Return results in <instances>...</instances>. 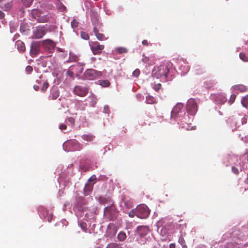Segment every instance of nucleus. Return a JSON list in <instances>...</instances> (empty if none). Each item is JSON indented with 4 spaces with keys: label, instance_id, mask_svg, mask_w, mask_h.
Instances as JSON below:
<instances>
[{
    "label": "nucleus",
    "instance_id": "1",
    "mask_svg": "<svg viewBox=\"0 0 248 248\" xmlns=\"http://www.w3.org/2000/svg\"><path fill=\"white\" fill-rule=\"evenodd\" d=\"M170 71L168 66L165 65H161L159 66L155 67L153 73L157 78L164 77L166 78Z\"/></svg>",
    "mask_w": 248,
    "mask_h": 248
},
{
    "label": "nucleus",
    "instance_id": "2",
    "mask_svg": "<svg viewBox=\"0 0 248 248\" xmlns=\"http://www.w3.org/2000/svg\"><path fill=\"white\" fill-rule=\"evenodd\" d=\"M137 217L141 219L146 218L150 214L148 207L144 205H139L136 207Z\"/></svg>",
    "mask_w": 248,
    "mask_h": 248
},
{
    "label": "nucleus",
    "instance_id": "3",
    "mask_svg": "<svg viewBox=\"0 0 248 248\" xmlns=\"http://www.w3.org/2000/svg\"><path fill=\"white\" fill-rule=\"evenodd\" d=\"M104 216L110 220H114L117 217V212L115 207L112 205L108 206L104 209Z\"/></svg>",
    "mask_w": 248,
    "mask_h": 248
},
{
    "label": "nucleus",
    "instance_id": "4",
    "mask_svg": "<svg viewBox=\"0 0 248 248\" xmlns=\"http://www.w3.org/2000/svg\"><path fill=\"white\" fill-rule=\"evenodd\" d=\"M186 109L189 114L191 115H195L198 110V106L194 99L190 98L188 100L186 105Z\"/></svg>",
    "mask_w": 248,
    "mask_h": 248
},
{
    "label": "nucleus",
    "instance_id": "5",
    "mask_svg": "<svg viewBox=\"0 0 248 248\" xmlns=\"http://www.w3.org/2000/svg\"><path fill=\"white\" fill-rule=\"evenodd\" d=\"M67 151L79 150L82 148V146L76 140H71L66 141L64 144Z\"/></svg>",
    "mask_w": 248,
    "mask_h": 248
},
{
    "label": "nucleus",
    "instance_id": "6",
    "mask_svg": "<svg viewBox=\"0 0 248 248\" xmlns=\"http://www.w3.org/2000/svg\"><path fill=\"white\" fill-rule=\"evenodd\" d=\"M90 47L93 53L95 55L101 54L105 47L104 45L100 44L97 41L92 42Z\"/></svg>",
    "mask_w": 248,
    "mask_h": 248
},
{
    "label": "nucleus",
    "instance_id": "7",
    "mask_svg": "<svg viewBox=\"0 0 248 248\" xmlns=\"http://www.w3.org/2000/svg\"><path fill=\"white\" fill-rule=\"evenodd\" d=\"M96 178L95 177H91L86 184L84 187V191L85 195L89 194V193L93 190V185L95 183Z\"/></svg>",
    "mask_w": 248,
    "mask_h": 248
},
{
    "label": "nucleus",
    "instance_id": "8",
    "mask_svg": "<svg viewBox=\"0 0 248 248\" xmlns=\"http://www.w3.org/2000/svg\"><path fill=\"white\" fill-rule=\"evenodd\" d=\"M42 45L43 47L46 50L49 52H51L53 50L55 46V43L50 39H46L42 42Z\"/></svg>",
    "mask_w": 248,
    "mask_h": 248
},
{
    "label": "nucleus",
    "instance_id": "9",
    "mask_svg": "<svg viewBox=\"0 0 248 248\" xmlns=\"http://www.w3.org/2000/svg\"><path fill=\"white\" fill-rule=\"evenodd\" d=\"M74 92L78 96H84L87 94L88 90L86 87L82 86H77L74 88Z\"/></svg>",
    "mask_w": 248,
    "mask_h": 248
},
{
    "label": "nucleus",
    "instance_id": "10",
    "mask_svg": "<svg viewBox=\"0 0 248 248\" xmlns=\"http://www.w3.org/2000/svg\"><path fill=\"white\" fill-rule=\"evenodd\" d=\"M13 6V3L10 0H0V7L7 11L10 10Z\"/></svg>",
    "mask_w": 248,
    "mask_h": 248
},
{
    "label": "nucleus",
    "instance_id": "11",
    "mask_svg": "<svg viewBox=\"0 0 248 248\" xmlns=\"http://www.w3.org/2000/svg\"><path fill=\"white\" fill-rule=\"evenodd\" d=\"M96 23H93L95 27L93 28V32L97 39L99 41H103L107 40V37H105V35L99 32V30L97 29L96 24H98V22L97 20L96 21Z\"/></svg>",
    "mask_w": 248,
    "mask_h": 248
},
{
    "label": "nucleus",
    "instance_id": "12",
    "mask_svg": "<svg viewBox=\"0 0 248 248\" xmlns=\"http://www.w3.org/2000/svg\"><path fill=\"white\" fill-rule=\"evenodd\" d=\"M183 108V105L182 103H177L171 111V117H176Z\"/></svg>",
    "mask_w": 248,
    "mask_h": 248
},
{
    "label": "nucleus",
    "instance_id": "13",
    "mask_svg": "<svg viewBox=\"0 0 248 248\" xmlns=\"http://www.w3.org/2000/svg\"><path fill=\"white\" fill-rule=\"evenodd\" d=\"M137 230L139 235L142 236L146 235L150 232L147 226H139L137 227Z\"/></svg>",
    "mask_w": 248,
    "mask_h": 248
},
{
    "label": "nucleus",
    "instance_id": "14",
    "mask_svg": "<svg viewBox=\"0 0 248 248\" xmlns=\"http://www.w3.org/2000/svg\"><path fill=\"white\" fill-rule=\"evenodd\" d=\"M59 91L58 87L53 86L51 88L49 98L51 100H55L59 96Z\"/></svg>",
    "mask_w": 248,
    "mask_h": 248
},
{
    "label": "nucleus",
    "instance_id": "15",
    "mask_svg": "<svg viewBox=\"0 0 248 248\" xmlns=\"http://www.w3.org/2000/svg\"><path fill=\"white\" fill-rule=\"evenodd\" d=\"M39 52V45L37 42L31 44V54L32 56H36Z\"/></svg>",
    "mask_w": 248,
    "mask_h": 248
},
{
    "label": "nucleus",
    "instance_id": "16",
    "mask_svg": "<svg viewBox=\"0 0 248 248\" xmlns=\"http://www.w3.org/2000/svg\"><path fill=\"white\" fill-rule=\"evenodd\" d=\"M46 31L44 27L37 28L34 33L36 38H41L45 34Z\"/></svg>",
    "mask_w": 248,
    "mask_h": 248
},
{
    "label": "nucleus",
    "instance_id": "17",
    "mask_svg": "<svg viewBox=\"0 0 248 248\" xmlns=\"http://www.w3.org/2000/svg\"><path fill=\"white\" fill-rule=\"evenodd\" d=\"M86 78L93 79L96 77V71L93 69H88L85 73Z\"/></svg>",
    "mask_w": 248,
    "mask_h": 248
},
{
    "label": "nucleus",
    "instance_id": "18",
    "mask_svg": "<svg viewBox=\"0 0 248 248\" xmlns=\"http://www.w3.org/2000/svg\"><path fill=\"white\" fill-rule=\"evenodd\" d=\"M226 100L227 98L223 94H218L216 96V102L217 104H223Z\"/></svg>",
    "mask_w": 248,
    "mask_h": 248
},
{
    "label": "nucleus",
    "instance_id": "19",
    "mask_svg": "<svg viewBox=\"0 0 248 248\" xmlns=\"http://www.w3.org/2000/svg\"><path fill=\"white\" fill-rule=\"evenodd\" d=\"M95 136L92 134H83L81 136V138L85 141L91 142L93 141L95 138Z\"/></svg>",
    "mask_w": 248,
    "mask_h": 248
},
{
    "label": "nucleus",
    "instance_id": "20",
    "mask_svg": "<svg viewBox=\"0 0 248 248\" xmlns=\"http://www.w3.org/2000/svg\"><path fill=\"white\" fill-rule=\"evenodd\" d=\"M37 21L39 22L45 23L46 22L49 20V16L47 15H45L44 13L41 12V15L38 17Z\"/></svg>",
    "mask_w": 248,
    "mask_h": 248
},
{
    "label": "nucleus",
    "instance_id": "21",
    "mask_svg": "<svg viewBox=\"0 0 248 248\" xmlns=\"http://www.w3.org/2000/svg\"><path fill=\"white\" fill-rule=\"evenodd\" d=\"M232 89L235 91H239L241 92H245L247 90L246 87L241 84L235 85L232 87Z\"/></svg>",
    "mask_w": 248,
    "mask_h": 248
},
{
    "label": "nucleus",
    "instance_id": "22",
    "mask_svg": "<svg viewBox=\"0 0 248 248\" xmlns=\"http://www.w3.org/2000/svg\"><path fill=\"white\" fill-rule=\"evenodd\" d=\"M142 62L149 65H153L155 63V60L148 57H144L142 59Z\"/></svg>",
    "mask_w": 248,
    "mask_h": 248
},
{
    "label": "nucleus",
    "instance_id": "23",
    "mask_svg": "<svg viewBox=\"0 0 248 248\" xmlns=\"http://www.w3.org/2000/svg\"><path fill=\"white\" fill-rule=\"evenodd\" d=\"M41 11L38 9H33L31 11V14L32 15V16L35 19L37 20L38 18H39V16L41 15Z\"/></svg>",
    "mask_w": 248,
    "mask_h": 248
},
{
    "label": "nucleus",
    "instance_id": "24",
    "mask_svg": "<svg viewBox=\"0 0 248 248\" xmlns=\"http://www.w3.org/2000/svg\"><path fill=\"white\" fill-rule=\"evenodd\" d=\"M99 202L101 204H106L108 202L110 203V204L112 205L111 201H110V199L108 198H106L104 197L101 196L98 198Z\"/></svg>",
    "mask_w": 248,
    "mask_h": 248
},
{
    "label": "nucleus",
    "instance_id": "25",
    "mask_svg": "<svg viewBox=\"0 0 248 248\" xmlns=\"http://www.w3.org/2000/svg\"><path fill=\"white\" fill-rule=\"evenodd\" d=\"M16 45L17 47V49L20 52H23L25 50V44L23 42L21 41H17Z\"/></svg>",
    "mask_w": 248,
    "mask_h": 248
},
{
    "label": "nucleus",
    "instance_id": "26",
    "mask_svg": "<svg viewBox=\"0 0 248 248\" xmlns=\"http://www.w3.org/2000/svg\"><path fill=\"white\" fill-rule=\"evenodd\" d=\"M217 83L215 80H210L206 81L204 84L207 88L210 89L213 88Z\"/></svg>",
    "mask_w": 248,
    "mask_h": 248
},
{
    "label": "nucleus",
    "instance_id": "27",
    "mask_svg": "<svg viewBox=\"0 0 248 248\" xmlns=\"http://www.w3.org/2000/svg\"><path fill=\"white\" fill-rule=\"evenodd\" d=\"M123 202L127 209H130L133 207V202L131 200L124 199L123 200Z\"/></svg>",
    "mask_w": 248,
    "mask_h": 248
},
{
    "label": "nucleus",
    "instance_id": "28",
    "mask_svg": "<svg viewBox=\"0 0 248 248\" xmlns=\"http://www.w3.org/2000/svg\"><path fill=\"white\" fill-rule=\"evenodd\" d=\"M241 103L243 107L248 108V95H246L242 98Z\"/></svg>",
    "mask_w": 248,
    "mask_h": 248
},
{
    "label": "nucleus",
    "instance_id": "29",
    "mask_svg": "<svg viewBox=\"0 0 248 248\" xmlns=\"http://www.w3.org/2000/svg\"><path fill=\"white\" fill-rule=\"evenodd\" d=\"M116 52L119 54L126 53L127 52V50L124 47H119L115 49Z\"/></svg>",
    "mask_w": 248,
    "mask_h": 248
},
{
    "label": "nucleus",
    "instance_id": "30",
    "mask_svg": "<svg viewBox=\"0 0 248 248\" xmlns=\"http://www.w3.org/2000/svg\"><path fill=\"white\" fill-rule=\"evenodd\" d=\"M146 102L149 104H152L155 103V99L151 95L146 96Z\"/></svg>",
    "mask_w": 248,
    "mask_h": 248
},
{
    "label": "nucleus",
    "instance_id": "31",
    "mask_svg": "<svg viewBox=\"0 0 248 248\" xmlns=\"http://www.w3.org/2000/svg\"><path fill=\"white\" fill-rule=\"evenodd\" d=\"M126 237V234L122 232H120L117 236L118 239L121 241H124Z\"/></svg>",
    "mask_w": 248,
    "mask_h": 248
},
{
    "label": "nucleus",
    "instance_id": "32",
    "mask_svg": "<svg viewBox=\"0 0 248 248\" xmlns=\"http://www.w3.org/2000/svg\"><path fill=\"white\" fill-rule=\"evenodd\" d=\"M99 84L102 87H107L109 86L110 82L108 80H99Z\"/></svg>",
    "mask_w": 248,
    "mask_h": 248
},
{
    "label": "nucleus",
    "instance_id": "33",
    "mask_svg": "<svg viewBox=\"0 0 248 248\" xmlns=\"http://www.w3.org/2000/svg\"><path fill=\"white\" fill-rule=\"evenodd\" d=\"M78 60V56L73 55H70L68 62H77Z\"/></svg>",
    "mask_w": 248,
    "mask_h": 248
},
{
    "label": "nucleus",
    "instance_id": "34",
    "mask_svg": "<svg viewBox=\"0 0 248 248\" xmlns=\"http://www.w3.org/2000/svg\"><path fill=\"white\" fill-rule=\"evenodd\" d=\"M22 3L26 7H29L32 4L33 0H21Z\"/></svg>",
    "mask_w": 248,
    "mask_h": 248
},
{
    "label": "nucleus",
    "instance_id": "35",
    "mask_svg": "<svg viewBox=\"0 0 248 248\" xmlns=\"http://www.w3.org/2000/svg\"><path fill=\"white\" fill-rule=\"evenodd\" d=\"M80 35L81 38L84 40H88L89 39L90 37L89 34L85 32L82 31L81 32Z\"/></svg>",
    "mask_w": 248,
    "mask_h": 248
},
{
    "label": "nucleus",
    "instance_id": "36",
    "mask_svg": "<svg viewBox=\"0 0 248 248\" xmlns=\"http://www.w3.org/2000/svg\"><path fill=\"white\" fill-rule=\"evenodd\" d=\"M231 124V128L232 130H235L236 128V121L234 120H232L230 121L229 122Z\"/></svg>",
    "mask_w": 248,
    "mask_h": 248
},
{
    "label": "nucleus",
    "instance_id": "37",
    "mask_svg": "<svg viewBox=\"0 0 248 248\" xmlns=\"http://www.w3.org/2000/svg\"><path fill=\"white\" fill-rule=\"evenodd\" d=\"M240 58L244 62H248V58L245 54L240 53L239 54Z\"/></svg>",
    "mask_w": 248,
    "mask_h": 248
},
{
    "label": "nucleus",
    "instance_id": "38",
    "mask_svg": "<svg viewBox=\"0 0 248 248\" xmlns=\"http://www.w3.org/2000/svg\"><path fill=\"white\" fill-rule=\"evenodd\" d=\"M128 215L131 217H133L135 216H137V213H136V208L134 210H131L129 213Z\"/></svg>",
    "mask_w": 248,
    "mask_h": 248
},
{
    "label": "nucleus",
    "instance_id": "39",
    "mask_svg": "<svg viewBox=\"0 0 248 248\" xmlns=\"http://www.w3.org/2000/svg\"><path fill=\"white\" fill-rule=\"evenodd\" d=\"M33 70L32 67L30 65H28L26 67L25 71L26 73L28 74H30L31 73Z\"/></svg>",
    "mask_w": 248,
    "mask_h": 248
},
{
    "label": "nucleus",
    "instance_id": "40",
    "mask_svg": "<svg viewBox=\"0 0 248 248\" xmlns=\"http://www.w3.org/2000/svg\"><path fill=\"white\" fill-rule=\"evenodd\" d=\"M140 74V70L139 69H135L132 73L133 76L136 78L138 77Z\"/></svg>",
    "mask_w": 248,
    "mask_h": 248
},
{
    "label": "nucleus",
    "instance_id": "41",
    "mask_svg": "<svg viewBox=\"0 0 248 248\" xmlns=\"http://www.w3.org/2000/svg\"><path fill=\"white\" fill-rule=\"evenodd\" d=\"M48 86H49V85L47 82L44 83V84L41 88L42 91L45 92L46 91V90L47 89V88L48 87Z\"/></svg>",
    "mask_w": 248,
    "mask_h": 248
},
{
    "label": "nucleus",
    "instance_id": "42",
    "mask_svg": "<svg viewBox=\"0 0 248 248\" xmlns=\"http://www.w3.org/2000/svg\"><path fill=\"white\" fill-rule=\"evenodd\" d=\"M236 95L234 94L231 95L230 100L229 101V102L230 103V104H232L234 102V100L236 98Z\"/></svg>",
    "mask_w": 248,
    "mask_h": 248
},
{
    "label": "nucleus",
    "instance_id": "43",
    "mask_svg": "<svg viewBox=\"0 0 248 248\" xmlns=\"http://www.w3.org/2000/svg\"><path fill=\"white\" fill-rule=\"evenodd\" d=\"M80 227L84 232H86L87 224L86 223L81 222L79 224Z\"/></svg>",
    "mask_w": 248,
    "mask_h": 248
},
{
    "label": "nucleus",
    "instance_id": "44",
    "mask_svg": "<svg viewBox=\"0 0 248 248\" xmlns=\"http://www.w3.org/2000/svg\"><path fill=\"white\" fill-rule=\"evenodd\" d=\"M117 247V244L115 243H110L108 245L106 248H116Z\"/></svg>",
    "mask_w": 248,
    "mask_h": 248
},
{
    "label": "nucleus",
    "instance_id": "45",
    "mask_svg": "<svg viewBox=\"0 0 248 248\" xmlns=\"http://www.w3.org/2000/svg\"><path fill=\"white\" fill-rule=\"evenodd\" d=\"M68 121L72 125L75 124V119L73 117H69L67 119Z\"/></svg>",
    "mask_w": 248,
    "mask_h": 248
},
{
    "label": "nucleus",
    "instance_id": "46",
    "mask_svg": "<svg viewBox=\"0 0 248 248\" xmlns=\"http://www.w3.org/2000/svg\"><path fill=\"white\" fill-rule=\"evenodd\" d=\"M232 172L235 174H238L239 173V170L237 168H236V167H235L234 166H232Z\"/></svg>",
    "mask_w": 248,
    "mask_h": 248
},
{
    "label": "nucleus",
    "instance_id": "47",
    "mask_svg": "<svg viewBox=\"0 0 248 248\" xmlns=\"http://www.w3.org/2000/svg\"><path fill=\"white\" fill-rule=\"evenodd\" d=\"M161 84H160V83L155 85V86L154 87V89L155 91H158L160 90V89L161 88Z\"/></svg>",
    "mask_w": 248,
    "mask_h": 248
},
{
    "label": "nucleus",
    "instance_id": "48",
    "mask_svg": "<svg viewBox=\"0 0 248 248\" xmlns=\"http://www.w3.org/2000/svg\"><path fill=\"white\" fill-rule=\"evenodd\" d=\"M59 128L61 130H63L66 129L67 126L64 124H62L60 125Z\"/></svg>",
    "mask_w": 248,
    "mask_h": 248
},
{
    "label": "nucleus",
    "instance_id": "49",
    "mask_svg": "<svg viewBox=\"0 0 248 248\" xmlns=\"http://www.w3.org/2000/svg\"><path fill=\"white\" fill-rule=\"evenodd\" d=\"M179 242L181 245H183L185 243V240L182 237H180L179 239Z\"/></svg>",
    "mask_w": 248,
    "mask_h": 248
},
{
    "label": "nucleus",
    "instance_id": "50",
    "mask_svg": "<svg viewBox=\"0 0 248 248\" xmlns=\"http://www.w3.org/2000/svg\"><path fill=\"white\" fill-rule=\"evenodd\" d=\"M71 25L73 27H77L78 26V22L74 20L71 22Z\"/></svg>",
    "mask_w": 248,
    "mask_h": 248
},
{
    "label": "nucleus",
    "instance_id": "51",
    "mask_svg": "<svg viewBox=\"0 0 248 248\" xmlns=\"http://www.w3.org/2000/svg\"><path fill=\"white\" fill-rule=\"evenodd\" d=\"M67 74L68 76H70L71 77H73L74 74L73 72H72L71 71H70V70H68L67 72Z\"/></svg>",
    "mask_w": 248,
    "mask_h": 248
},
{
    "label": "nucleus",
    "instance_id": "52",
    "mask_svg": "<svg viewBox=\"0 0 248 248\" xmlns=\"http://www.w3.org/2000/svg\"><path fill=\"white\" fill-rule=\"evenodd\" d=\"M142 44L145 46H148L149 45L148 42L147 40H144L142 42Z\"/></svg>",
    "mask_w": 248,
    "mask_h": 248
},
{
    "label": "nucleus",
    "instance_id": "53",
    "mask_svg": "<svg viewBox=\"0 0 248 248\" xmlns=\"http://www.w3.org/2000/svg\"><path fill=\"white\" fill-rule=\"evenodd\" d=\"M5 16L4 13L0 10V19H3Z\"/></svg>",
    "mask_w": 248,
    "mask_h": 248
},
{
    "label": "nucleus",
    "instance_id": "54",
    "mask_svg": "<svg viewBox=\"0 0 248 248\" xmlns=\"http://www.w3.org/2000/svg\"><path fill=\"white\" fill-rule=\"evenodd\" d=\"M109 108L108 106H105L104 108V112L105 113H108Z\"/></svg>",
    "mask_w": 248,
    "mask_h": 248
},
{
    "label": "nucleus",
    "instance_id": "55",
    "mask_svg": "<svg viewBox=\"0 0 248 248\" xmlns=\"http://www.w3.org/2000/svg\"><path fill=\"white\" fill-rule=\"evenodd\" d=\"M170 248H175V244L174 243H171L169 246Z\"/></svg>",
    "mask_w": 248,
    "mask_h": 248
},
{
    "label": "nucleus",
    "instance_id": "56",
    "mask_svg": "<svg viewBox=\"0 0 248 248\" xmlns=\"http://www.w3.org/2000/svg\"><path fill=\"white\" fill-rule=\"evenodd\" d=\"M33 88L35 91H38L39 89V87L38 85H35L33 86Z\"/></svg>",
    "mask_w": 248,
    "mask_h": 248
},
{
    "label": "nucleus",
    "instance_id": "57",
    "mask_svg": "<svg viewBox=\"0 0 248 248\" xmlns=\"http://www.w3.org/2000/svg\"><path fill=\"white\" fill-rule=\"evenodd\" d=\"M242 140H243L245 142H248V137L247 138L246 137L244 139V138H242Z\"/></svg>",
    "mask_w": 248,
    "mask_h": 248
},
{
    "label": "nucleus",
    "instance_id": "58",
    "mask_svg": "<svg viewBox=\"0 0 248 248\" xmlns=\"http://www.w3.org/2000/svg\"><path fill=\"white\" fill-rule=\"evenodd\" d=\"M111 225V224H109V225L108 226V228Z\"/></svg>",
    "mask_w": 248,
    "mask_h": 248
},
{
    "label": "nucleus",
    "instance_id": "59",
    "mask_svg": "<svg viewBox=\"0 0 248 248\" xmlns=\"http://www.w3.org/2000/svg\"><path fill=\"white\" fill-rule=\"evenodd\" d=\"M229 246H232V244H229Z\"/></svg>",
    "mask_w": 248,
    "mask_h": 248
},
{
    "label": "nucleus",
    "instance_id": "60",
    "mask_svg": "<svg viewBox=\"0 0 248 248\" xmlns=\"http://www.w3.org/2000/svg\"><path fill=\"white\" fill-rule=\"evenodd\" d=\"M120 248V247H117V248Z\"/></svg>",
    "mask_w": 248,
    "mask_h": 248
}]
</instances>
